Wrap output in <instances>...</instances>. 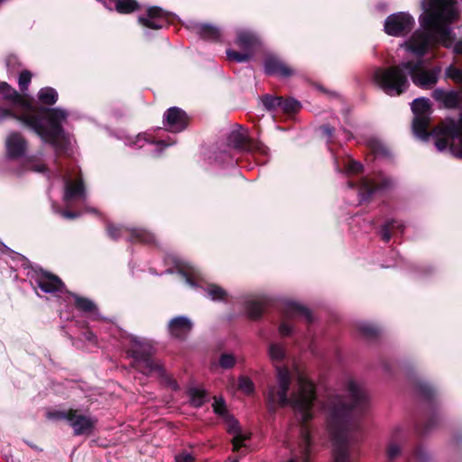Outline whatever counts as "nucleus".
Returning a JSON list of instances; mask_svg holds the SVG:
<instances>
[{
  "mask_svg": "<svg viewBox=\"0 0 462 462\" xmlns=\"http://www.w3.org/2000/svg\"><path fill=\"white\" fill-rule=\"evenodd\" d=\"M107 9H109L110 11H113L114 9H116V0H109L108 3H105Z\"/></svg>",
  "mask_w": 462,
  "mask_h": 462,
  "instance_id": "obj_51",
  "label": "nucleus"
},
{
  "mask_svg": "<svg viewBox=\"0 0 462 462\" xmlns=\"http://www.w3.org/2000/svg\"><path fill=\"white\" fill-rule=\"evenodd\" d=\"M439 68L427 69L421 59L402 62L398 66L378 68L374 72V82L390 96H400L409 87L408 75L412 82L425 89L431 88L439 79Z\"/></svg>",
  "mask_w": 462,
  "mask_h": 462,
  "instance_id": "obj_5",
  "label": "nucleus"
},
{
  "mask_svg": "<svg viewBox=\"0 0 462 462\" xmlns=\"http://www.w3.org/2000/svg\"><path fill=\"white\" fill-rule=\"evenodd\" d=\"M414 24L412 17L405 13L394 14L387 17L384 31L392 36H402L408 33Z\"/></svg>",
  "mask_w": 462,
  "mask_h": 462,
  "instance_id": "obj_10",
  "label": "nucleus"
},
{
  "mask_svg": "<svg viewBox=\"0 0 462 462\" xmlns=\"http://www.w3.org/2000/svg\"><path fill=\"white\" fill-rule=\"evenodd\" d=\"M264 70L269 75H278L288 78L293 75L294 70L276 57H268L264 62Z\"/></svg>",
  "mask_w": 462,
  "mask_h": 462,
  "instance_id": "obj_16",
  "label": "nucleus"
},
{
  "mask_svg": "<svg viewBox=\"0 0 462 462\" xmlns=\"http://www.w3.org/2000/svg\"><path fill=\"white\" fill-rule=\"evenodd\" d=\"M188 122L187 114L179 107H171L164 114L163 124L170 132L178 133L184 130L188 125Z\"/></svg>",
  "mask_w": 462,
  "mask_h": 462,
  "instance_id": "obj_13",
  "label": "nucleus"
},
{
  "mask_svg": "<svg viewBox=\"0 0 462 462\" xmlns=\"http://www.w3.org/2000/svg\"><path fill=\"white\" fill-rule=\"evenodd\" d=\"M236 363L235 357L232 355L229 354H224L221 356L219 364L223 368H231L234 366Z\"/></svg>",
  "mask_w": 462,
  "mask_h": 462,
  "instance_id": "obj_40",
  "label": "nucleus"
},
{
  "mask_svg": "<svg viewBox=\"0 0 462 462\" xmlns=\"http://www.w3.org/2000/svg\"><path fill=\"white\" fill-rule=\"evenodd\" d=\"M5 66L8 71L14 72L18 69L22 64L16 55L10 54L5 58Z\"/></svg>",
  "mask_w": 462,
  "mask_h": 462,
  "instance_id": "obj_36",
  "label": "nucleus"
},
{
  "mask_svg": "<svg viewBox=\"0 0 462 462\" xmlns=\"http://www.w3.org/2000/svg\"><path fill=\"white\" fill-rule=\"evenodd\" d=\"M25 167L27 170L38 172V173H45L48 171V167L45 163L36 161V160H29Z\"/></svg>",
  "mask_w": 462,
  "mask_h": 462,
  "instance_id": "obj_35",
  "label": "nucleus"
},
{
  "mask_svg": "<svg viewBox=\"0 0 462 462\" xmlns=\"http://www.w3.org/2000/svg\"><path fill=\"white\" fill-rule=\"evenodd\" d=\"M41 106H53L58 100V92L51 87H45L39 90L37 94Z\"/></svg>",
  "mask_w": 462,
  "mask_h": 462,
  "instance_id": "obj_23",
  "label": "nucleus"
},
{
  "mask_svg": "<svg viewBox=\"0 0 462 462\" xmlns=\"http://www.w3.org/2000/svg\"><path fill=\"white\" fill-rule=\"evenodd\" d=\"M362 171V165L358 162H356V161H348L347 162V165H346V171L348 173H353V174H356V173H358Z\"/></svg>",
  "mask_w": 462,
  "mask_h": 462,
  "instance_id": "obj_42",
  "label": "nucleus"
},
{
  "mask_svg": "<svg viewBox=\"0 0 462 462\" xmlns=\"http://www.w3.org/2000/svg\"><path fill=\"white\" fill-rule=\"evenodd\" d=\"M239 389L246 394H250L254 392V383L247 377H241L238 383Z\"/></svg>",
  "mask_w": 462,
  "mask_h": 462,
  "instance_id": "obj_38",
  "label": "nucleus"
},
{
  "mask_svg": "<svg viewBox=\"0 0 462 462\" xmlns=\"http://www.w3.org/2000/svg\"><path fill=\"white\" fill-rule=\"evenodd\" d=\"M229 432L233 434V449L237 451L241 447H245V441L249 439V434L243 433L236 420L229 422Z\"/></svg>",
  "mask_w": 462,
  "mask_h": 462,
  "instance_id": "obj_20",
  "label": "nucleus"
},
{
  "mask_svg": "<svg viewBox=\"0 0 462 462\" xmlns=\"http://www.w3.org/2000/svg\"><path fill=\"white\" fill-rule=\"evenodd\" d=\"M139 8L135 0H117V13L129 14Z\"/></svg>",
  "mask_w": 462,
  "mask_h": 462,
  "instance_id": "obj_28",
  "label": "nucleus"
},
{
  "mask_svg": "<svg viewBox=\"0 0 462 462\" xmlns=\"http://www.w3.org/2000/svg\"><path fill=\"white\" fill-rule=\"evenodd\" d=\"M367 403L365 391L353 380L346 384V395L330 398L324 407L328 413V427L333 443L334 462H349V432L354 416Z\"/></svg>",
  "mask_w": 462,
  "mask_h": 462,
  "instance_id": "obj_3",
  "label": "nucleus"
},
{
  "mask_svg": "<svg viewBox=\"0 0 462 462\" xmlns=\"http://www.w3.org/2000/svg\"><path fill=\"white\" fill-rule=\"evenodd\" d=\"M74 300V307L84 313H94L97 310V305L88 298L80 296L74 292H69Z\"/></svg>",
  "mask_w": 462,
  "mask_h": 462,
  "instance_id": "obj_22",
  "label": "nucleus"
},
{
  "mask_svg": "<svg viewBox=\"0 0 462 462\" xmlns=\"http://www.w3.org/2000/svg\"><path fill=\"white\" fill-rule=\"evenodd\" d=\"M97 420L91 417L80 414L79 410L70 409L69 424L73 429L75 436L91 435L96 427Z\"/></svg>",
  "mask_w": 462,
  "mask_h": 462,
  "instance_id": "obj_11",
  "label": "nucleus"
},
{
  "mask_svg": "<svg viewBox=\"0 0 462 462\" xmlns=\"http://www.w3.org/2000/svg\"><path fill=\"white\" fill-rule=\"evenodd\" d=\"M190 402L195 407H200L207 400V393L202 388H190L188 392Z\"/></svg>",
  "mask_w": 462,
  "mask_h": 462,
  "instance_id": "obj_26",
  "label": "nucleus"
},
{
  "mask_svg": "<svg viewBox=\"0 0 462 462\" xmlns=\"http://www.w3.org/2000/svg\"><path fill=\"white\" fill-rule=\"evenodd\" d=\"M0 95L5 102L20 108L18 112L0 108V121L15 119L33 131L44 143L51 144L57 152L65 149L62 122L67 119L68 113L64 109L36 106L5 81H0Z\"/></svg>",
  "mask_w": 462,
  "mask_h": 462,
  "instance_id": "obj_1",
  "label": "nucleus"
},
{
  "mask_svg": "<svg viewBox=\"0 0 462 462\" xmlns=\"http://www.w3.org/2000/svg\"><path fill=\"white\" fill-rule=\"evenodd\" d=\"M232 462H237V461H236V460H234V461H232Z\"/></svg>",
  "mask_w": 462,
  "mask_h": 462,
  "instance_id": "obj_54",
  "label": "nucleus"
},
{
  "mask_svg": "<svg viewBox=\"0 0 462 462\" xmlns=\"http://www.w3.org/2000/svg\"><path fill=\"white\" fill-rule=\"evenodd\" d=\"M180 273L186 278L187 283L191 286L197 285V282L199 281V273L192 266H187L185 269H181Z\"/></svg>",
  "mask_w": 462,
  "mask_h": 462,
  "instance_id": "obj_27",
  "label": "nucleus"
},
{
  "mask_svg": "<svg viewBox=\"0 0 462 462\" xmlns=\"http://www.w3.org/2000/svg\"><path fill=\"white\" fill-rule=\"evenodd\" d=\"M285 311L287 317L301 316L306 318L307 320L311 319L310 312L305 307L295 302L289 303Z\"/></svg>",
  "mask_w": 462,
  "mask_h": 462,
  "instance_id": "obj_25",
  "label": "nucleus"
},
{
  "mask_svg": "<svg viewBox=\"0 0 462 462\" xmlns=\"http://www.w3.org/2000/svg\"><path fill=\"white\" fill-rule=\"evenodd\" d=\"M411 110L415 116L412 124L414 134L421 139H427L430 136L428 133L430 114V99L425 97L414 99L411 103Z\"/></svg>",
  "mask_w": 462,
  "mask_h": 462,
  "instance_id": "obj_8",
  "label": "nucleus"
},
{
  "mask_svg": "<svg viewBox=\"0 0 462 462\" xmlns=\"http://www.w3.org/2000/svg\"><path fill=\"white\" fill-rule=\"evenodd\" d=\"M192 329V322L186 317H176L169 323L171 335L177 338L185 337Z\"/></svg>",
  "mask_w": 462,
  "mask_h": 462,
  "instance_id": "obj_17",
  "label": "nucleus"
},
{
  "mask_svg": "<svg viewBox=\"0 0 462 462\" xmlns=\"http://www.w3.org/2000/svg\"><path fill=\"white\" fill-rule=\"evenodd\" d=\"M6 156L10 160L22 158L27 151L28 142L19 132H12L5 139Z\"/></svg>",
  "mask_w": 462,
  "mask_h": 462,
  "instance_id": "obj_12",
  "label": "nucleus"
},
{
  "mask_svg": "<svg viewBox=\"0 0 462 462\" xmlns=\"http://www.w3.org/2000/svg\"><path fill=\"white\" fill-rule=\"evenodd\" d=\"M364 332L367 335H373L374 333V329L373 328H364Z\"/></svg>",
  "mask_w": 462,
  "mask_h": 462,
  "instance_id": "obj_53",
  "label": "nucleus"
},
{
  "mask_svg": "<svg viewBox=\"0 0 462 462\" xmlns=\"http://www.w3.org/2000/svg\"><path fill=\"white\" fill-rule=\"evenodd\" d=\"M282 97L265 96L263 97V104L268 110L281 108Z\"/></svg>",
  "mask_w": 462,
  "mask_h": 462,
  "instance_id": "obj_34",
  "label": "nucleus"
},
{
  "mask_svg": "<svg viewBox=\"0 0 462 462\" xmlns=\"http://www.w3.org/2000/svg\"><path fill=\"white\" fill-rule=\"evenodd\" d=\"M206 291L213 300H224L226 296V292L222 288L215 284L209 285Z\"/></svg>",
  "mask_w": 462,
  "mask_h": 462,
  "instance_id": "obj_30",
  "label": "nucleus"
},
{
  "mask_svg": "<svg viewBox=\"0 0 462 462\" xmlns=\"http://www.w3.org/2000/svg\"><path fill=\"white\" fill-rule=\"evenodd\" d=\"M399 226V224L396 222V221H393V222H391V223H388L384 227L383 229L382 230V238L385 241V242H388L390 239H391V231L395 228V227H398Z\"/></svg>",
  "mask_w": 462,
  "mask_h": 462,
  "instance_id": "obj_41",
  "label": "nucleus"
},
{
  "mask_svg": "<svg viewBox=\"0 0 462 462\" xmlns=\"http://www.w3.org/2000/svg\"><path fill=\"white\" fill-rule=\"evenodd\" d=\"M445 75L454 82L462 84V69L450 65L446 69Z\"/></svg>",
  "mask_w": 462,
  "mask_h": 462,
  "instance_id": "obj_32",
  "label": "nucleus"
},
{
  "mask_svg": "<svg viewBox=\"0 0 462 462\" xmlns=\"http://www.w3.org/2000/svg\"><path fill=\"white\" fill-rule=\"evenodd\" d=\"M258 43L254 34L246 31H240L237 33L236 44L244 50L243 52L227 50L226 56L229 60L244 62L248 60L252 54L254 47Z\"/></svg>",
  "mask_w": 462,
  "mask_h": 462,
  "instance_id": "obj_9",
  "label": "nucleus"
},
{
  "mask_svg": "<svg viewBox=\"0 0 462 462\" xmlns=\"http://www.w3.org/2000/svg\"><path fill=\"white\" fill-rule=\"evenodd\" d=\"M192 29L199 37L204 40L217 41L221 36L220 30L211 24L196 23L192 26Z\"/></svg>",
  "mask_w": 462,
  "mask_h": 462,
  "instance_id": "obj_19",
  "label": "nucleus"
},
{
  "mask_svg": "<svg viewBox=\"0 0 462 462\" xmlns=\"http://www.w3.org/2000/svg\"><path fill=\"white\" fill-rule=\"evenodd\" d=\"M380 187L377 183L372 181L371 180L365 179L361 182V191L363 199L369 197L372 195L376 189Z\"/></svg>",
  "mask_w": 462,
  "mask_h": 462,
  "instance_id": "obj_29",
  "label": "nucleus"
},
{
  "mask_svg": "<svg viewBox=\"0 0 462 462\" xmlns=\"http://www.w3.org/2000/svg\"><path fill=\"white\" fill-rule=\"evenodd\" d=\"M47 416L49 419L66 420L69 421V417H70V409L68 411H50V412H48Z\"/></svg>",
  "mask_w": 462,
  "mask_h": 462,
  "instance_id": "obj_39",
  "label": "nucleus"
},
{
  "mask_svg": "<svg viewBox=\"0 0 462 462\" xmlns=\"http://www.w3.org/2000/svg\"><path fill=\"white\" fill-rule=\"evenodd\" d=\"M4 0H0V3L3 2Z\"/></svg>",
  "mask_w": 462,
  "mask_h": 462,
  "instance_id": "obj_55",
  "label": "nucleus"
},
{
  "mask_svg": "<svg viewBox=\"0 0 462 462\" xmlns=\"http://www.w3.org/2000/svg\"><path fill=\"white\" fill-rule=\"evenodd\" d=\"M126 340L129 342L127 352L134 358L137 370L147 375L162 374V365L152 358L154 347L151 341L134 337H129Z\"/></svg>",
  "mask_w": 462,
  "mask_h": 462,
  "instance_id": "obj_6",
  "label": "nucleus"
},
{
  "mask_svg": "<svg viewBox=\"0 0 462 462\" xmlns=\"http://www.w3.org/2000/svg\"><path fill=\"white\" fill-rule=\"evenodd\" d=\"M457 0H423V14L420 17L422 30L413 33L403 47L410 52L423 56L437 43L451 46L454 41L449 27L457 19Z\"/></svg>",
  "mask_w": 462,
  "mask_h": 462,
  "instance_id": "obj_2",
  "label": "nucleus"
},
{
  "mask_svg": "<svg viewBox=\"0 0 462 462\" xmlns=\"http://www.w3.org/2000/svg\"><path fill=\"white\" fill-rule=\"evenodd\" d=\"M322 130L323 132L328 135V136H331L332 135V129L328 126H324L322 127Z\"/></svg>",
  "mask_w": 462,
  "mask_h": 462,
  "instance_id": "obj_52",
  "label": "nucleus"
},
{
  "mask_svg": "<svg viewBox=\"0 0 462 462\" xmlns=\"http://www.w3.org/2000/svg\"><path fill=\"white\" fill-rule=\"evenodd\" d=\"M454 51L457 54H462V41L457 42L454 46Z\"/></svg>",
  "mask_w": 462,
  "mask_h": 462,
  "instance_id": "obj_50",
  "label": "nucleus"
},
{
  "mask_svg": "<svg viewBox=\"0 0 462 462\" xmlns=\"http://www.w3.org/2000/svg\"><path fill=\"white\" fill-rule=\"evenodd\" d=\"M35 282L37 286L46 293L62 291L64 287V282L59 276L43 269H41L36 273Z\"/></svg>",
  "mask_w": 462,
  "mask_h": 462,
  "instance_id": "obj_14",
  "label": "nucleus"
},
{
  "mask_svg": "<svg viewBox=\"0 0 462 462\" xmlns=\"http://www.w3.org/2000/svg\"><path fill=\"white\" fill-rule=\"evenodd\" d=\"M62 217L67 219H75L79 216V213L71 211V210H66V209H58L57 211Z\"/></svg>",
  "mask_w": 462,
  "mask_h": 462,
  "instance_id": "obj_44",
  "label": "nucleus"
},
{
  "mask_svg": "<svg viewBox=\"0 0 462 462\" xmlns=\"http://www.w3.org/2000/svg\"><path fill=\"white\" fill-rule=\"evenodd\" d=\"M86 197V188L81 178L76 181L68 180L65 184L64 200L69 202L74 199H81Z\"/></svg>",
  "mask_w": 462,
  "mask_h": 462,
  "instance_id": "obj_18",
  "label": "nucleus"
},
{
  "mask_svg": "<svg viewBox=\"0 0 462 462\" xmlns=\"http://www.w3.org/2000/svg\"><path fill=\"white\" fill-rule=\"evenodd\" d=\"M286 350L280 343H271L268 346V356L276 367L277 384L269 388L267 401L271 409L275 406L291 405L300 416L303 423L312 418L311 408L316 398L314 384L303 374H298L297 387L288 397L291 383L289 370L278 365L285 358Z\"/></svg>",
  "mask_w": 462,
  "mask_h": 462,
  "instance_id": "obj_4",
  "label": "nucleus"
},
{
  "mask_svg": "<svg viewBox=\"0 0 462 462\" xmlns=\"http://www.w3.org/2000/svg\"><path fill=\"white\" fill-rule=\"evenodd\" d=\"M107 233L111 238L116 237V228L114 227L113 224H109L107 226Z\"/></svg>",
  "mask_w": 462,
  "mask_h": 462,
  "instance_id": "obj_49",
  "label": "nucleus"
},
{
  "mask_svg": "<svg viewBox=\"0 0 462 462\" xmlns=\"http://www.w3.org/2000/svg\"><path fill=\"white\" fill-rule=\"evenodd\" d=\"M372 150H373V152H374L376 155H378V154H380L381 152H383V147H382V145H381L380 143H375L372 146Z\"/></svg>",
  "mask_w": 462,
  "mask_h": 462,
  "instance_id": "obj_48",
  "label": "nucleus"
},
{
  "mask_svg": "<svg viewBox=\"0 0 462 462\" xmlns=\"http://www.w3.org/2000/svg\"><path fill=\"white\" fill-rule=\"evenodd\" d=\"M82 337H83V338H84L85 340H87V341H88V342L93 343V342H95V341H96V336H95V334H94L92 331L88 330H88H86V331H84V332L82 333Z\"/></svg>",
  "mask_w": 462,
  "mask_h": 462,
  "instance_id": "obj_47",
  "label": "nucleus"
},
{
  "mask_svg": "<svg viewBox=\"0 0 462 462\" xmlns=\"http://www.w3.org/2000/svg\"><path fill=\"white\" fill-rule=\"evenodd\" d=\"M400 446L396 443H390L387 448V456L389 458H394L400 453Z\"/></svg>",
  "mask_w": 462,
  "mask_h": 462,
  "instance_id": "obj_43",
  "label": "nucleus"
},
{
  "mask_svg": "<svg viewBox=\"0 0 462 462\" xmlns=\"http://www.w3.org/2000/svg\"><path fill=\"white\" fill-rule=\"evenodd\" d=\"M214 411L223 417H226L227 414L225 402L221 398H214V402L212 404Z\"/></svg>",
  "mask_w": 462,
  "mask_h": 462,
  "instance_id": "obj_37",
  "label": "nucleus"
},
{
  "mask_svg": "<svg viewBox=\"0 0 462 462\" xmlns=\"http://www.w3.org/2000/svg\"><path fill=\"white\" fill-rule=\"evenodd\" d=\"M176 462H194V457L188 452H182L175 457Z\"/></svg>",
  "mask_w": 462,
  "mask_h": 462,
  "instance_id": "obj_45",
  "label": "nucleus"
},
{
  "mask_svg": "<svg viewBox=\"0 0 462 462\" xmlns=\"http://www.w3.org/2000/svg\"><path fill=\"white\" fill-rule=\"evenodd\" d=\"M266 300L263 298H258L248 301L247 311L251 319H258L265 307Z\"/></svg>",
  "mask_w": 462,
  "mask_h": 462,
  "instance_id": "obj_24",
  "label": "nucleus"
},
{
  "mask_svg": "<svg viewBox=\"0 0 462 462\" xmlns=\"http://www.w3.org/2000/svg\"><path fill=\"white\" fill-rule=\"evenodd\" d=\"M32 72L27 69H24L20 73L18 78V85L22 92H25L28 90L29 85L32 80Z\"/></svg>",
  "mask_w": 462,
  "mask_h": 462,
  "instance_id": "obj_31",
  "label": "nucleus"
},
{
  "mask_svg": "<svg viewBox=\"0 0 462 462\" xmlns=\"http://www.w3.org/2000/svg\"><path fill=\"white\" fill-rule=\"evenodd\" d=\"M229 143L236 148L253 150V143L248 141L245 132L241 129L233 131L229 135Z\"/></svg>",
  "mask_w": 462,
  "mask_h": 462,
  "instance_id": "obj_21",
  "label": "nucleus"
},
{
  "mask_svg": "<svg viewBox=\"0 0 462 462\" xmlns=\"http://www.w3.org/2000/svg\"><path fill=\"white\" fill-rule=\"evenodd\" d=\"M148 17H139V23L144 27L158 30L166 23L164 12L159 7H150L148 9Z\"/></svg>",
  "mask_w": 462,
  "mask_h": 462,
  "instance_id": "obj_15",
  "label": "nucleus"
},
{
  "mask_svg": "<svg viewBox=\"0 0 462 462\" xmlns=\"http://www.w3.org/2000/svg\"><path fill=\"white\" fill-rule=\"evenodd\" d=\"M300 104L295 99H284L282 97L281 110L285 113H293L300 109Z\"/></svg>",
  "mask_w": 462,
  "mask_h": 462,
  "instance_id": "obj_33",
  "label": "nucleus"
},
{
  "mask_svg": "<svg viewBox=\"0 0 462 462\" xmlns=\"http://www.w3.org/2000/svg\"><path fill=\"white\" fill-rule=\"evenodd\" d=\"M439 151L449 147L451 153L462 159V117L457 121L446 119L432 133Z\"/></svg>",
  "mask_w": 462,
  "mask_h": 462,
  "instance_id": "obj_7",
  "label": "nucleus"
},
{
  "mask_svg": "<svg viewBox=\"0 0 462 462\" xmlns=\"http://www.w3.org/2000/svg\"><path fill=\"white\" fill-rule=\"evenodd\" d=\"M279 332L282 336H288L291 332V328L284 322L279 327Z\"/></svg>",
  "mask_w": 462,
  "mask_h": 462,
  "instance_id": "obj_46",
  "label": "nucleus"
}]
</instances>
